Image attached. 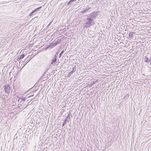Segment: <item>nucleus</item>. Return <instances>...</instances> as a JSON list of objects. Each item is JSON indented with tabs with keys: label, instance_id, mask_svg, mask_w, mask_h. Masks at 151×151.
<instances>
[{
	"label": "nucleus",
	"instance_id": "obj_1",
	"mask_svg": "<svg viewBox=\"0 0 151 151\" xmlns=\"http://www.w3.org/2000/svg\"><path fill=\"white\" fill-rule=\"evenodd\" d=\"M84 27L87 28L95 24L93 20L89 17H87L83 20Z\"/></svg>",
	"mask_w": 151,
	"mask_h": 151
},
{
	"label": "nucleus",
	"instance_id": "obj_2",
	"mask_svg": "<svg viewBox=\"0 0 151 151\" xmlns=\"http://www.w3.org/2000/svg\"><path fill=\"white\" fill-rule=\"evenodd\" d=\"M4 90L6 93H7L8 94H9L11 91V88L8 85L5 86Z\"/></svg>",
	"mask_w": 151,
	"mask_h": 151
},
{
	"label": "nucleus",
	"instance_id": "obj_3",
	"mask_svg": "<svg viewBox=\"0 0 151 151\" xmlns=\"http://www.w3.org/2000/svg\"><path fill=\"white\" fill-rule=\"evenodd\" d=\"M58 55V53H56V54L54 56L53 59L52 60V62L51 64L52 65H54L55 64V63L57 60V56Z\"/></svg>",
	"mask_w": 151,
	"mask_h": 151
},
{
	"label": "nucleus",
	"instance_id": "obj_4",
	"mask_svg": "<svg viewBox=\"0 0 151 151\" xmlns=\"http://www.w3.org/2000/svg\"><path fill=\"white\" fill-rule=\"evenodd\" d=\"M87 16L90 17V18H92L93 20V19L95 18L96 17V13L95 12H93Z\"/></svg>",
	"mask_w": 151,
	"mask_h": 151
},
{
	"label": "nucleus",
	"instance_id": "obj_5",
	"mask_svg": "<svg viewBox=\"0 0 151 151\" xmlns=\"http://www.w3.org/2000/svg\"><path fill=\"white\" fill-rule=\"evenodd\" d=\"M42 6H40V7H39L36 8V9L34 10L33 11H32L30 13V14H29V15L30 16H32L33 15V14H34V13L35 12H37L38 11L39 9H41L42 8Z\"/></svg>",
	"mask_w": 151,
	"mask_h": 151
},
{
	"label": "nucleus",
	"instance_id": "obj_6",
	"mask_svg": "<svg viewBox=\"0 0 151 151\" xmlns=\"http://www.w3.org/2000/svg\"><path fill=\"white\" fill-rule=\"evenodd\" d=\"M68 118H69V119L70 118V117L69 116L67 117L65 119L64 121L62 124V127L63 126L65 125L66 124V121L67 122H69L68 120H67V119Z\"/></svg>",
	"mask_w": 151,
	"mask_h": 151
},
{
	"label": "nucleus",
	"instance_id": "obj_7",
	"mask_svg": "<svg viewBox=\"0 0 151 151\" xmlns=\"http://www.w3.org/2000/svg\"><path fill=\"white\" fill-rule=\"evenodd\" d=\"M90 9H91L90 7L86 8L85 9H84V10H82L81 12L83 14L85 12H86V11H88V10Z\"/></svg>",
	"mask_w": 151,
	"mask_h": 151
},
{
	"label": "nucleus",
	"instance_id": "obj_8",
	"mask_svg": "<svg viewBox=\"0 0 151 151\" xmlns=\"http://www.w3.org/2000/svg\"><path fill=\"white\" fill-rule=\"evenodd\" d=\"M76 70V68H75V67H74L73 68L72 70L69 73L68 76H70L73 73H74L75 71Z\"/></svg>",
	"mask_w": 151,
	"mask_h": 151
},
{
	"label": "nucleus",
	"instance_id": "obj_9",
	"mask_svg": "<svg viewBox=\"0 0 151 151\" xmlns=\"http://www.w3.org/2000/svg\"><path fill=\"white\" fill-rule=\"evenodd\" d=\"M57 45V43H50V45H49L51 47V48H53L56 46Z\"/></svg>",
	"mask_w": 151,
	"mask_h": 151
},
{
	"label": "nucleus",
	"instance_id": "obj_10",
	"mask_svg": "<svg viewBox=\"0 0 151 151\" xmlns=\"http://www.w3.org/2000/svg\"><path fill=\"white\" fill-rule=\"evenodd\" d=\"M149 59L146 56H145L144 58V60L145 62L148 63Z\"/></svg>",
	"mask_w": 151,
	"mask_h": 151
},
{
	"label": "nucleus",
	"instance_id": "obj_11",
	"mask_svg": "<svg viewBox=\"0 0 151 151\" xmlns=\"http://www.w3.org/2000/svg\"><path fill=\"white\" fill-rule=\"evenodd\" d=\"M134 33L132 32H129V37L132 38L133 37V35Z\"/></svg>",
	"mask_w": 151,
	"mask_h": 151
},
{
	"label": "nucleus",
	"instance_id": "obj_12",
	"mask_svg": "<svg viewBox=\"0 0 151 151\" xmlns=\"http://www.w3.org/2000/svg\"><path fill=\"white\" fill-rule=\"evenodd\" d=\"M20 99H22L21 101H20V102H22V101H24L25 100V99L24 98H19V99L18 100V101H19Z\"/></svg>",
	"mask_w": 151,
	"mask_h": 151
},
{
	"label": "nucleus",
	"instance_id": "obj_13",
	"mask_svg": "<svg viewBox=\"0 0 151 151\" xmlns=\"http://www.w3.org/2000/svg\"><path fill=\"white\" fill-rule=\"evenodd\" d=\"M24 57V54H22L19 57V59H21L23 58Z\"/></svg>",
	"mask_w": 151,
	"mask_h": 151
},
{
	"label": "nucleus",
	"instance_id": "obj_14",
	"mask_svg": "<svg viewBox=\"0 0 151 151\" xmlns=\"http://www.w3.org/2000/svg\"><path fill=\"white\" fill-rule=\"evenodd\" d=\"M64 50H62L61 52L59 54V57L60 58L61 57L63 54V53L64 52Z\"/></svg>",
	"mask_w": 151,
	"mask_h": 151
},
{
	"label": "nucleus",
	"instance_id": "obj_15",
	"mask_svg": "<svg viewBox=\"0 0 151 151\" xmlns=\"http://www.w3.org/2000/svg\"><path fill=\"white\" fill-rule=\"evenodd\" d=\"M73 1H72V0H70L67 4L68 5H69V4H71L73 2Z\"/></svg>",
	"mask_w": 151,
	"mask_h": 151
},
{
	"label": "nucleus",
	"instance_id": "obj_16",
	"mask_svg": "<svg viewBox=\"0 0 151 151\" xmlns=\"http://www.w3.org/2000/svg\"><path fill=\"white\" fill-rule=\"evenodd\" d=\"M150 63V65H151V56H150L148 60V63Z\"/></svg>",
	"mask_w": 151,
	"mask_h": 151
},
{
	"label": "nucleus",
	"instance_id": "obj_17",
	"mask_svg": "<svg viewBox=\"0 0 151 151\" xmlns=\"http://www.w3.org/2000/svg\"><path fill=\"white\" fill-rule=\"evenodd\" d=\"M21 59H19V58H18L17 60L18 61H19V60Z\"/></svg>",
	"mask_w": 151,
	"mask_h": 151
},
{
	"label": "nucleus",
	"instance_id": "obj_18",
	"mask_svg": "<svg viewBox=\"0 0 151 151\" xmlns=\"http://www.w3.org/2000/svg\"><path fill=\"white\" fill-rule=\"evenodd\" d=\"M46 72H46V71H45V72H44V74H45L46 73Z\"/></svg>",
	"mask_w": 151,
	"mask_h": 151
},
{
	"label": "nucleus",
	"instance_id": "obj_19",
	"mask_svg": "<svg viewBox=\"0 0 151 151\" xmlns=\"http://www.w3.org/2000/svg\"><path fill=\"white\" fill-rule=\"evenodd\" d=\"M76 0H72L73 1H76Z\"/></svg>",
	"mask_w": 151,
	"mask_h": 151
}]
</instances>
